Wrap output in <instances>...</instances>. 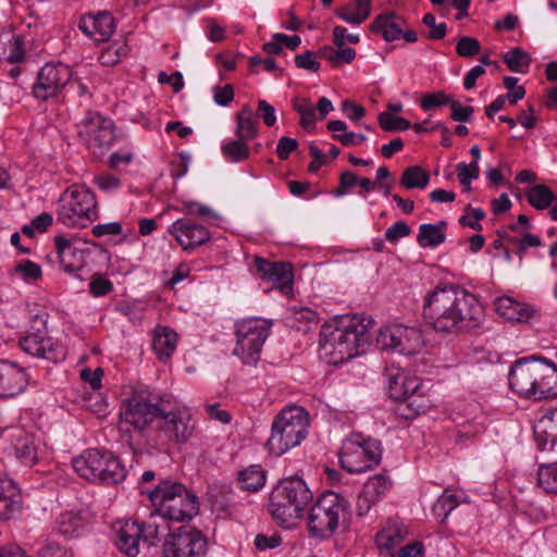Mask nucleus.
<instances>
[{
  "label": "nucleus",
  "instance_id": "1",
  "mask_svg": "<svg viewBox=\"0 0 557 557\" xmlns=\"http://www.w3.org/2000/svg\"><path fill=\"white\" fill-rule=\"evenodd\" d=\"M119 416L121 430L133 426L145 437V448L150 454L164 443H187L195 430L190 412L171 394L133 392L122 400Z\"/></svg>",
  "mask_w": 557,
  "mask_h": 557
},
{
  "label": "nucleus",
  "instance_id": "2",
  "mask_svg": "<svg viewBox=\"0 0 557 557\" xmlns=\"http://www.w3.org/2000/svg\"><path fill=\"white\" fill-rule=\"evenodd\" d=\"M423 317L440 333H455L483 317L473 294L455 284H440L424 300Z\"/></svg>",
  "mask_w": 557,
  "mask_h": 557
},
{
  "label": "nucleus",
  "instance_id": "3",
  "mask_svg": "<svg viewBox=\"0 0 557 557\" xmlns=\"http://www.w3.org/2000/svg\"><path fill=\"white\" fill-rule=\"evenodd\" d=\"M312 500V493L300 478L281 480L270 494L269 510L273 519L284 528H292L302 517Z\"/></svg>",
  "mask_w": 557,
  "mask_h": 557
},
{
  "label": "nucleus",
  "instance_id": "4",
  "mask_svg": "<svg viewBox=\"0 0 557 557\" xmlns=\"http://www.w3.org/2000/svg\"><path fill=\"white\" fill-rule=\"evenodd\" d=\"M147 495L161 521L163 518L173 521L190 520L198 512L197 496L180 482L161 480Z\"/></svg>",
  "mask_w": 557,
  "mask_h": 557
},
{
  "label": "nucleus",
  "instance_id": "5",
  "mask_svg": "<svg viewBox=\"0 0 557 557\" xmlns=\"http://www.w3.org/2000/svg\"><path fill=\"white\" fill-rule=\"evenodd\" d=\"M309 426L308 412L297 406L283 409L274 419L271 436L267 442L269 451L281 456L299 445L306 437Z\"/></svg>",
  "mask_w": 557,
  "mask_h": 557
},
{
  "label": "nucleus",
  "instance_id": "6",
  "mask_svg": "<svg viewBox=\"0 0 557 557\" xmlns=\"http://www.w3.org/2000/svg\"><path fill=\"white\" fill-rule=\"evenodd\" d=\"M77 474L90 482L114 485L126 476V470L112 453L97 448L87 449L73 459Z\"/></svg>",
  "mask_w": 557,
  "mask_h": 557
},
{
  "label": "nucleus",
  "instance_id": "7",
  "mask_svg": "<svg viewBox=\"0 0 557 557\" xmlns=\"http://www.w3.org/2000/svg\"><path fill=\"white\" fill-rule=\"evenodd\" d=\"M349 503L338 493H323L311 507L308 516V531L311 536L330 539L341 521L346 520Z\"/></svg>",
  "mask_w": 557,
  "mask_h": 557
},
{
  "label": "nucleus",
  "instance_id": "8",
  "mask_svg": "<svg viewBox=\"0 0 557 557\" xmlns=\"http://www.w3.org/2000/svg\"><path fill=\"white\" fill-rule=\"evenodd\" d=\"M381 443L373 438H364L361 434H352L343 446L339 462L349 473H362L373 469L381 462Z\"/></svg>",
  "mask_w": 557,
  "mask_h": 557
},
{
  "label": "nucleus",
  "instance_id": "9",
  "mask_svg": "<svg viewBox=\"0 0 557 557\" xmlns=\"http://www.w3.org/2000/svg\"><path fill=\"white\" fill-rule=\"evenodd\" d=\"M271 325V321H263L259 324L255 318L242 320L236 324L237 343L234 354L245 364H257L262 346L269 336Z\"/></svg>",
  "mask_w": 557,
  "mask_h": 557
},
{
  "label": "nucleus",
  "instance_id": "10",
  "mask_svg": "<svg viewBox=\"0 0 557 557\" xmlns=\"http://www.w3.org/2000/svg\"><path fill=\"white\" fill-rule=\"evenodd\" d=\"M208 543L206 536L191 525H182L171 531L164 540L163 557H205Z\"/></svg>",
  "mask_w": 557,
  "mask_h": 557
},
{
  "label": "nucleus",
  "instance_id": "11",
  "mask_svg": "<svg viewBox=\"0 0 557 557\" xmlns=\"http://www.w3.org/2000/svg\"><path fill=\"white\" fill-rule=\"evenodd\" d=\"M78 135L94 154H103L115 140L114 123L99 113L89 112L79 125Z\"/></svg>",
  "mask_w": 557,
  "mask_h": 557
},
{
  "label": "nucleus",
  "instance_id": "12",
  "mask_svg": "<svg viewBox=\"0 0 557 557\" xmlns=\"http://www.w3.org/2000/svg\"><path fill=\"white\" fill-rule=\"evenodd\" d=\"M373 320L360 315L341 317L332 332V339L343 341L360 355L370 343L369 327Z\"/></svg>",
  "mask_w": 557,
  "mask_h": 557
},
{
  "label": "nucleus",
  "instance_id": "13",
  "mask_svg": "<svg viewBox=\"0 0 557 557\" xmlns=\"http://www.w3.org/2000/svg\"><path fill=\"white\" fill-rule=\"evenodd\" d=\"M72 70L63 63H47L40 69L37 81L33 86V94L37 99L48 100L57 97L71 82Z\"/></svg>",
  "mask_w": 557,
  "mask_h": 557
},
{
  "label": "nucleus",
  "instance_id": "14",
  "mask_svg": "<svg viewBox=\"0 0 557 557\" xmlns=\"http://www.w3.org/2000/svg\"><path fill=\"white\" fill-rule=\"evenodd\" d=\"M536 357L517 360L509 372V386L517 394L531 398L534 395V384L540 364Z\"/></svg>",
  "mask_w": 557,
  "mask_h": 557
},
{
  "label": "nucleus",
  "instance_id": "15",
  "mask_svg": "<svg viewBox=\"0 0 557 557\" xmlns=\"http://www.w3.org/2000/svg\"><path fill=\"white\" fill-rule=\"evenodd\" d=\"M253 262L261 280L272 282L273 285L284 294L292 292L294 271L290 262H272L262 257H256Z\"/></svg>",
  "mask_w": 557,
  "mask_h": 557
},
{
  "label": "nucleus",
  "instance_id": "16",
  "mask_svg": "<svg viewBox=\"0 0 557 557\" xmlns=\"http://www.w3.org/2000/svg\"><path fill=\"white\" fill-rule=\"evenodd\" d=\"M169 233L184 250H190L203 245L210 239L207 227L195 223L191 219H178L169 227Z\"/></svg>",
  "mask_w": 557,
  "mask_h": 557
},
{
  "label": "nucleus",
  "instance_id": "17",
  "mask_svg": "<svg viewBox=\"0 0 557 557\" xmlns=\"http://www.w3.org/2000/svg\"><path fill=\"white\" fill-rule=\"evenodd\" d=\"M28 384L25 370L8 360H0V397H14L22 393Z\"/></svg>",
  "mask_w": 557,
  "mask_h": 557
},
{
  "label": "nucleus",
  "instance_id": "18",
  "mask_svg": "<svg viewBox=\"0 0 557 557\" xmlns=\"http://www.w3.org/2000/svg\"><path fill=\"white\" fill-rule=\"evenodd\" d=\"M73 208L66 209L79 213L84 220L94 221L97 218V201L94 193L84 186H71L62 195Z\"/></svg>",
  "mask_w": 557,
  "mask_h": 557
},
{
  "label": "nucleus",
  "instance_id": "19",
  "mask_svg": "<svg viewBox=\"0 0 557 557\" xmlns=\"http://www.w3.org/2000/svg\"><path fill=\"white\" fill-rule=\"evenodd\" d=\"M40 327L37 329V333H32L20 339V347L23 351L39 358H44L51 361H57L62 357V349L54 347L50 337H44L39 333Z\"/></svg>",
  "mask_w": 557,
  "mask_h": 557
},
{
  "label": "nucleus",
  "instance_id": "20",
  "mask_svg": "<svg viewBox=\"0 0 557 557\" xmlns=\"http://www.w3.org/2000/svg\"><path fill=\"white\" fill-rule=\"evenodd\" d=\"M23 496L13 480L0 475V521L10 520L21 511Z\"/></svg>",
  "mask_w": 557,
  "mask_h": 557
},
{
  "label": "nucleus",
  "instance_id": "21",
  "mask_svg": "<svg viewBox=\"0 0 557 557\" xmlns=\"http://www.w3.org/2000/svg\"><path fill=\"white\" fill-rule=\"evenodd\" d=\"M557 397V368L546 361L540 359L537 374L534 384V400L550 399Z\"/></svg>",
  "mask_w": 557,
  "mask_h": 557
},
{
  "label": "nucleus",
  "instance_id": "22",
  "mask_svg": "<svg viewBox=\"0 0 557 557\" xmlns=\"http://www.w3.org/2000/svg\"><path fill=\"white\" fill-rule=\"evenodd\" d=\"M79 29L97 41L108 40L115 27L114 17L109 12L86 15L81 18Z\"/></svg>",
  "mask_w": 557,
  "mask_h": 557
},
{
  "label": "nucleus",
  "instance_id": "23",
  "mask_svg": "<svg viewBox=\"0 0 557 557\" xmlns=\"http://www.w3.org/2000/svg\"><path fill=\"white\" fill-rule=\"evenodd\" d=\"M54 243L63 271L78 276L76 273L85 267V251L74 247L61 235L54 237Z\"/></svg>",
  "mask_w": 557,
  "mask_h": 557
},
{
  "label": "nucleus",
  "instance_id": "24",
  "mask_svg": "<svg viewBox=\"0 0 557 557\" xmlns=\"http://www.w3.org/2000/svg\"><path fill=\"white\" fill-rule=\"evenodd\" d=\"M494 305L496 312L511 322H529L535 314V310L531 306L519 302L509 296L497 297Z\"/></svg>",
  "mask_w": 557,
  "mask_h": 557
},
{
  "label": "nucleus",
  "instance_id": "25",
  "mask_svg": "<svg viewBox=\"0 0 557 557\" xmlns=\"http://www.w3.org/2000/svg\"><path fill=\"white\" fill-rule=\"evenodd\" d=\"M9 432V437L12 441L16 458L24 466L33 467L38 460L37 448L34 444L33 437L18 428L11 429Z\"/></svg>",
  "mask_w": 557,
  "mask_h": 557
},
{
  "label": "nucleus",
  "instance_id": "26",
  "mask_svg": "<svg viewBox=\"0 0 557 557\" xmlns=\"http://www.w3.org/2000/svg\"><path fill=\"white\" fill-rule=\"evenodd\" d=\"M420 388V380L417 376L407 374L405 371H398L389 376L388 394L394 400H407L412 398Z\"/></svg>",
  "mask_w": 557,
  "mask_h": 557
},
{
  "label": "nucleus",
  "instance_id": "27",
  "mask_svg": "<svg viewBox=\"0 0 557 557\" xmlns=\"http://www.w3.org/2000/svg\"><path fill=\"white\" fill-rule=\"evenodd\" d=\"M400 21L404 22L397 13L386 12L374 18L370 29L372 33L382 35L385 41L391 42L399 39L403 34Z\"/></svg>",
  "mask_w": 557,
  "mask_h": 557
},
{
  "label": "nucleus",
  "instance_id": "28",
  "mask_svg": "<svg viewBox=\"0 0 557 557\" xmlns=\"http://www.w3.org/2000/svg\"><path fill=\"white\" fill-rule=\"evenodd\" d=\"M140 528L138 522H125L119 531L117 546L124 554L134 557L139 553Z\"/></svg>",
  "mask_w": 557,
  "mask_h": 557
},
{
  "label": "nucleus",
  "instance_id": "29",
  "mask_svg": "<svg viewBox=\"0 0 557 557\" xmlns=\"http://www.w3.org/2000/svg\"><path fill=\"white\" fill-rule=\"evenodd\" d=\"M325 331L326 329H323L321 333V335L325 337V341L321 343V347L325 354L331 356V362L335 364L343 363L358 356L357 350H352L351 347H348L347 343L332 339V332L326 334Z\"/></svg>",
  "mask_w": 557,
  "mask_h": 557
},
{
  "label": "nucleus",
  "instance_id": "30",
  "mask_svg": "<svg viewBox=\"0 0 557 557\" xmlns=\"http://www.w3.org/2000/svg\"><path fill=\"white\" fill-rule=\"evenodd\" d=\"M177 334L165 326H158L154 331L152 347L160 360L168 359L175 350Z\"/></svg>",
  "mask_w": 557,
  "mask_h": 557
},
{
  "label": "nucleus",
  "instance_id": "31",
  "mask_svg": "<svg viewBox=\"0 0 557 557\" xmlns=\"http://www.w3.org/2000/svg\"><path fill=\"white\" fill-rule=\"evenodd\" d=\"M447 223L441 221L437 224L425 223L420 225L417 236L418 244L423 247H437L446 240L445 230Z\"/></svg>",
  "mask_w": 557,
  "mask_h": 557
},
{
  "label": "nucleus",
  "instance_id": "32",
  "mask_svg": "<svg viewBox=\"0 0 557 557\" xmlns=\"http://www.w3.org/2000/svg\"><path fill=\"white\" fill-rule=\"evenodd\" d=\"M236 137L251 140L258 135V121L249 106H244L236 114Z\"/></svg>",
  "mask_w": 557,
  "mask_h": 557
},
{
  "label": "nucleus",
  "instance_id": "33",
  "mask_svg": "<svg viewBox=\"0 0 557 557\" xmlns=\"http://www.w3.org/2000/svg\"><path fill=\"white\" fill-rule=\"evenodd\" d=\"M265 471L261 466L253 465L238 472L237 482L242 490L258 492L265 484Z\"/></svg>",
  "mask_w": 557,
  "mask_h": 557
},
{
  "label": "nucleus",
  "instance_id": "34",
  "mask_svg": "<svg viewBox=\"0 0 557 557\" xmlns=\"http://www.w3.org/2000/svg\"><path fill=\"white\" fill-rule=\"evenodd\" d=\"M399 352L413 355L423 346L422 333L416 327L399 325Z\"/></svg>",
  "mask_w": 557,
  "mask_h": 557
},
{
  "label": "nucleus",
  "instance_id": "35",
  "mask_svg": "<svg viewBox=\"0 0 557 557\" xmlns=\"http://www.w3.org/2000/svg\"><path fill=\"white\" fill-rule=\"evenodd\" d=\"M166 520V518H163V521H161L159 512L154 510V512L150 515L147 521L138 523L140 528L141 540L149 543L150 545H153L160 533L169 530Z\"/></svg>",
  "mask_w": 557,
  "mask_h": 557
},
{
  "label": "nucleus",
  "instance_id": "36",
  "mask_svg": "<svg viewBox=\"0 0 557 557\" xmlns=\"http://www.w3.org/2000/svg\"><path fill=\"white\" fill-rule=\"evenodd\" d=\"M84 525V518L79 511H65L59 516L55 522V530L59 534L67 537L74 536Z\"/></svg>",
  "mask_w": 557,
  "mask_h": 557
},
{
  "label": "nucleus",
  "instance_id": "37",
  "mask_svg": "<svg viewBox=\"0 0 557 557\" xmlns=\"http://www.w3.org/2000/svg\"><path fill=\"white\" fill-rule=\"evenodd\" d=\"M248 140L237 137L221 147V151L226 160L234 163H239L250 157V148Z\"/></svg>",
  "mask_w": 557,
  "mask_h": 557
},
{
  "label": "nucleus",
  "instance_id": "38",
  "mask_svg": "<svg viewBox=\"0 0 557 557\" xmlns=\"http://www.w3.org/2000/svg\"><path fill=\"white\" fill-rule=\"evenodd\" d=\"M346 28L344 26H336L333 28V44L336 49L335 66H341L343 63H351L356 58V50L352 48H344L345 46Z\"/></svg>",
  "mask_w": 557,
  "mask_h": 557
},
{
  "label": "nucleus",
  "instance_id": "39",
  "mask_svg": "<svg viewBox=\"0 0 557 557\" xmlns=\"http://www.w3.org/2000/svg\"><path fill=\"white\" fill-rule=\"evenodd\" d=\"M555 194L544 185L537 184L527 191L528 202L537 210H545L554 202Z\"/></svg>",
  "mask_w": 557,
  "mask_h": 557
},
{
  "label": "nucleus",
  "instance_id": "40",
  "mask_svg": "<svg viewBox=\"0 0 557 557\" xmlns=\"http://www.w3.org/2000/svg\"><path fill=\"white\" fill-rule=\"evenodd\" d=\"M430 182V175L419 165H411L404 170L400 177V184L405 188H420L423 189Z\"/></svg>",
  "mask_w": 557,
  "mask_h": 557
},
{
  "label": "nucleus",
  "instance_id": "41",
  "mask_svg": "<svg viewBox=\"0 0 557 557\" xmlns=\"http://www.w3.org/2000/svg\"><path fill=\"white\" fill-rule=\"evenodd\" d=\"M293 108L300 115L299 124L307 131L315 126V109L307 98L295 97Z\"/></svg>",
  "mask_w": 557,
  "mask_h": 557
},
{
  "label": "nucleus",
  "instance_id": "42",
  "mask_svg": "<svg viewBox=\"0 0 557 557\" xmlns=\"http://www.w3.org/2000/svg\"><path fill=\"white\" fill-rule=\"evenodd\" d=\"M533 433H545L550 438L553 446L557 442V409L540 418L533 428Z\"/></svg>",
  "mask_w": 557,
  "mask_h": 557
},
{
  "label": "nucleus",
  "instance_id": "43",
  "mask_svg": "<svg viewBox=\"0 0 557 557\" xmlns=\"http://www.w3.org/2000/svg\"><path fill=\"white\" fill-rule=\"evenodd\" d=\"M407 536L405 528L393 525L384 529L376 535L377 545L385 548L394 547L400 544Z\"/></svg>",
  "mask_w": 557,
  "mask_h": 557
},
{
  "label": "nucleus",
  "instance_id": "44",
  "mask_svg": "<svg viewBox=\"0 0 557 557\" xmlns=\"http://www.w3.org/2000/svg\"><path fill=\"white\" fill-rule=\"evenodd\" d=\"M505 64L512 72L521 73L522 67H529L531 58L528 52L521 48H512L503 57Z\"/></svg>",
  "mask_w": 557,
  "mask_h": 557
},
{
  "label": "nucleus",
  "instance_id": "45",
  "mask_svg": "<svg viewBox=\"0 0 557 557\" xmlns=\"http://www.w3.org/2000/svg\"><path fill=\"white\" fill-rule=\"evenodd\" d=\"M537 484L547 493L557 494V462L541 466L537 471Z\"/></svg>",
  "mask_w": 557,
  "mask_h": 557
},
{
  "label": "nucleus",
  "instance_id": "46",
  "mask_svg": "<svg viewBox=\"0 0 557 557\" xmlns=\"http://www.w3.org/2000/svg\"><path fill=\"white\" fill-rule=\"evenodd\" d=\"M457 505L458 502L456 496L446 490L433 505L432 512L435 518H437L441 522H444L449 513L457 507Z\"/></svg>",
  "mask_w": 557,
  "mask_h": 557
},
{
  "label": "nucleus",
  "instance_id": "47",
  "mask_svg": "<svg viewBox=\"0 0 557 557\" xmlns=\"http://www.w3.org/2000/svg\"><path fill=\"white\" fill-rule=\"evenodd\" d=\"M69 208H73L67 201V197L60 198V206L58 208V220L61 221L64 225L71 227H85V220L81 216L79 213H76L72 210H66Z\"/></svg>",
  "mask_w": 557,
  "mask_h": 557
},
{
  "label": "nucleus",
  "instance_id": "48",
  "mask_svg": "<svg viewBox=\"0 0 557 557\" xmlns=\"http://www.w3.org/2000/svg\"><path fill=\"white\" fill-rule=\"evenodd\" d=\"M128 48L125 40L109 45L100 54L99 61L102 65L113 66L122 57L127 54Z\"/></svg>",
  "mask_w": 557,
  "mask_h": 557
},
{
  "label": "nucleus",
  "instance_id": "49",
  "mask_svg": "<svg viewBox=\"0 0 557 557\" xmlns=\"http://www.w3.org/2000/svg\"><path fill=\"white\" fill-rule=\"evenodd\" d=\"M377 120L381 128L386 132H400L411 128V123L408 120L389 112H381Z\"/></svg>",
  "mask_w": 557,
  "mask_h": 557
},
{
  "label": "nucleus",
  "instance_id": "50",
  "mask_svg": "<svg viewBox=\"0 0 557 557\" xmlns=\"http://www.w3.org/2000/svg\"><path fill=\"white\" fill-rule=\"evenodd\" d=\"M10 273L18 275L25 281H38L42 276L40 265L30 260H22L17 262Z\"/></svg>",
  "mask_w": 557,
  "mask_h": 557
},
{
  "label": "nucleus",
  "instance_id": "51",
  "mask_svg": "<svg viewBox=\"0 0 557 557\" xmlns=\"http://www.w3.org/2000/svg\"><path fill=\"white\" fill-rule=\"evenodd\" d=\"M399 325H393L382 330L376 338L382 349L399 352Z\"/></svg>",
  "mask_w": 557,
  "mask_h": 557
},
{
  "label": "nucleus",
  "instance_id": "52",
  "mask_svg": "<svg viewBox=\"0 0 557 557\" xmlns=\"http://www.w3.org/2000/svg\"><path fill=\"white\" fill-rule=\"evenodd\" d=\"M392 486V482L383 474L375 475L367 481L363 486L367 495H371L377 500Z\"/></svg>",
  "mask_w": 557,
  "mask_h": 557
},
{
  "label": "nucleus",
  "instance_id": "53",
  "mask_svg": "<svg viewBox=\"0 0 557 557\" xmlns=\"http://www.w3.org/2000/svg\"><path fill=\"white\" fill-rule=\"evenodd\" d=\"M456 52L459 57L471 58L481 52V45L474 37L462 36L457 41Z\"/></svg>",
  "mask_w": 557,
  "mask_h": 557
},
{
  "label": "nucleus",
  "instance_id": "54",
  "mask_svg": "<svg viewBox=\"0 0 557 557\" xmlns=\"http://www.w3.org/2000/svg\"><path fill=\"white\" fill-rule=\"evenodd\" d=\"M113 284L101 274H94L89 284V292L95 297L104 296L111 293Z\"/></svg>",
  "mask_w": 557,
  "mask_h": 557
},
{
  "label": "nucleus",
  "instance_id": "55",
  "mask_svg": "<svg viewBox=\"0 0 557 557\" xmlns=\"http://www.w3.org/2000/svg\"><path fill=\"white\" fill-rule=\"evenodd\" d=\"M450 103H451V99L449 96H447L443 91H437V92L428 94V95L423 96V98L421 100V108L425 111H430L437 107H442V106L450 104Z\"/></svg>",
  "mask_w": 557,
  "mask_h": 557
},
{
  "label": "nucleus",
  "instance_id": "56",
  "mask_svg": "<svg viewBox=\"0 0 557 557\" xmlns=\"http://www.w3.org/2000/svg\"><path fill=\"white\" fill-rule=\"evenodd\" d=\"M422 23L430 27L428 38L432 40H440L443 39L447 32V26L445 23H435V16L432 13H426L423 18Z\"/></svg>",
  "mask_w": 557,
  "mask_h": 557
},
{
  "label": "nucleus",
  "instance_id": "57",
  "mask_svg": "<svg viewBox=\"0 0 557 557\" xmlns=\"http://www.w3.org/2000/svg\"><path fill=\"white\" fill-rule=\"evenodd\" d=\"M294 60L298 69H304L312 73H317L321 67L320 62L314 58V53L310 50L296 54Z\"/></svg>",
  "mask_w": 557,
  "mask_h": 557
},
{
  "label": "nucleus",
  "instance_id": "58",
  "mask_svg": "<svg viewBox=\"0 0 557 557\" xmlns=\"http://www.w3.org/2000/svg\"><path fill=\"white\" fill-rule=\"evenodd\" d=\"M336 14L343 21L354 25H360L368 18L367 12H356L350 5L338 8Z\"/></svg>",
  "mask_w": 557,
  "mask_h": 557
},
{
  "label": "nucleus",
  "instance_id": "59",
  "mask_svg": "<svg viewBox=\"0 0 557 557\" xmlns=\"http://www.w3.org/2000/svg\"><path fill=\"white\" fill-rule=\"evenodd\" d=\"M94 183L102 191L115 190L121 185V180L109 173H99L94 177Z\"/></svg>",
  "mask_w": 557,
  "mask_h": 557
},
{
  "label": "nucleus",
  "instance_id": "60",
  "mask_svg": "<svg viewBox=\"0 0 557 557\" xmlns=\"http://www.w3.org/2000/svg\"><path fill=\"white\" fill-rule=\"evenodd\" d=\"M411 233L410 226L403 221L394 223L392 226H389L385 232V238L389 243H397L399 238L407 237Z\"/></svg>",
  "mask_w": 557,
  "mask_h": 557
},
{
  "label": "nucleus",
  "instance_id": "61",
  "mask_svg": "<svg viewBox=\"0 0 557 557\" xmlns=\"http://www.w3.org/2000/svg\"><path fill=\"white\" fill-rule=\"evenodd\" d=\"M257 117L262 119L263 123L271 127L276 123L275 109L265 100L258 101Z\"/></svg>",
  "mask_w": 557,
  "mask_h": 557
},
{
  "label": "nucleus",
  "instance_id": "62",
  "mask_svg": "<svg viewBox=\"0 0 557 557\" xmlns=\"http://www.w3.org/2000/svg\"><path fill=\"white\" fill-rule=\"evenodd\" d=\"M298 147V141L295 138L283 136L278 139L276 146V153L280 160H287L289 154Z\"/></svg>",
  "mask_w": 557,
  "mask_h": 557
},
{
  "label": "nucleus",
  "instance_id": "63",
  "mask_svg": "<svg viewBox=\"0 0 557 557\" xmlns=\"http://www.w3.org/2000/svg\"><path fill=\"white\" fill-rule=\"evenodd\" d=\"M213 91L214 101L219 106L226 107L234 100V89L232 85H225L223 87L215 86Z\"/></svg>",
  "mask_w": 557,
  "mask_h": 557
},
{
  "label": "nucleus",
  "instance_id": "64",
  "mask_svg": "<svg viewBox=\"0 0 557 557\" xmlns=\"http://www.w3.org/2000/svg\"><path fill=\"white\" fill-rule=\"evenodd\" d=\"M39 557H72L65 548L54 542H48L38 552Z\"/></svg>",
  "mask_w": 557,
  "mask_h": 557
}]
</instances>
